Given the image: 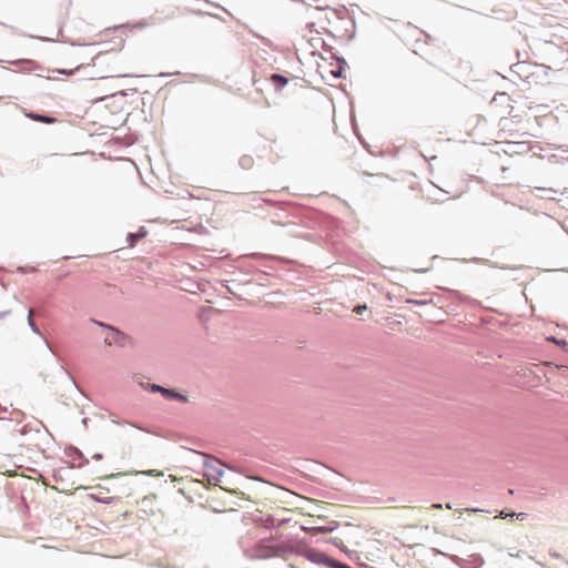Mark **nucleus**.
I'll use <instances>...</instances> for the list:
<instances>
[{
	"instance_id": "7ed1b4c3",
	"label": "nucleus",
	"mask_w": 568,
	"mask_h": 568,
	"mask_svg": "<svg viewBox=\"0 0 568 568\" xmlns=\"http://www.w3.org/2000/svg\"><path fill=\"white\" fill-rule=\"evenodd\" d=\"M124 337L122 336V334L113 328H110V333L105 336V343H108L109 345L113 344V343H119L121 344L122 343V339Z\"/></svg>"
},
{
	"instance_id": "f03ea898",
	"label": "nucleus",
	"mask_w": 568,
	"mask_h": 568,
	"mask_svg": "<svg viewBox=\"0 0 568 568\" xmlns=\"http://www.w3.org/2000/svg\"><path fill=\"white\" fill-rule=\"evenodd\" d=\"M304 556L308 560H311L313 562H317V564H322V562H326L327 561L326 555L321 552V551H318V550H315V549H306L304 551Z\"/></svg>"
},
{
	"instance_id": "4468645a",
	"label": "nucleus",
	"mask_w": 568,
	"mask_h": 568,
	"mask_svg": "<svg viewBox=\"0 0 568 568\" xmlns=\"http://www.w3.org/2000/svg\"><path fill=\"white\" fill-rule=\"evenodd\" d=\"M432 508L440 509V508H442V505H440V504H434V505L432 506Z\"/></svg>"
},
{
	"instance_id": "f8f14e48",
	"label": "nucleus",
	"mask_w": 568,
	"mask_h": 568,
	"mask_svg": "<svg viewBox=\"0 0 568 568\" xmlns=\"http://www.w3.org/2000/svg\"><path fill=\"white\" fill-rule=\"evenodd\" d=\"M95 57L97 58L94 59V63H97L98 61H100L102 59H105L106 57H111V54H109V53H99Z\"/></svg>"
},
{
	"instance_id": "39448f33",
	"label": "nucleus",
	"mask_w": 568,
	"mask_h": 568,
	"mask_svg": "<svg viewBox=\"0 0 568 568\" xmlns=\"http://www.w3.org/2000/svg\"><path fill=\"white\" fill-rule=\"evenodd\" d=\"M153 390H158V392H161L162 394H164L165 396L168 397H173V398H178L180 400H185V397L183 395H180V394H175L173 393L172 390H169V389H165L161 386H156L154 385L153 386Z\"/></svg>"
},
{
	"instance_id": "423d86ee",
	"label": "nucleus",
	"mask_w": 568,
	"mask_h": 568,
	"mask_svg": "<svg viewBox=\"0 0 568 568\" xmlns=\"http://www.w3.org/2000/svg\"><path fill=\"white\" fill-rule=\"evenodd\" d=\"M271 81L277 87V88H283L286 83H287V79L284 78L283 75L281 74H272L271 75Z\"/></svg>"
},
{
	"instance_id": "ddd939ff",
	"label": "nucleus",
	"mask_w": 568,
	"mask_h": 568,
	"mask_svg": "<svg viewBox=\"0 0 568 568\" xmlns=\"http://www.w3.org/2000/svg\"><path fill=\"white\" fill-rule=\"evenodd\" d=\"M10 314V311L0 312V321L6 318Z\"/></svg>"
},
{
	"instance_id": "f257e3e1",
	"label": "nucleus",
	"mask_w": 568,
	"mask_h": 568,
	"mask_svg": "<svg viewBox=\"0 0 568 568\" xmlns=\"http://www.w3.org/2000/svg\"><path fill=\"white\" fill-rule=\"evenodd\" d=\"M200 457L203 459V468L205 470L204 475L207 477V480L210 483L220 481L224 473L221 463L217 459L209 457L206 455L200 454Z\"/></svg>"
},
{
	"instance_id": "9d476101",
	"label": "nucleus",
	"mask_w": 568,
	"mask_h": 568,
	"mask_svg": "<svg viewBox=\"0 0 568 568\" xmlns=\"http://www.w3.org/2000/svg\"><path fill=\"white\" fill-rule=\"evenodd\" d=\"M315 8L317 9H325L328 7V3L326 0H312Z\"/></svg>"
},
{
	"instance_id": "20e7f679",
	"label": "nucleus",
	"mask_w": 568,
	"mask_h": 568,
	"mask_svg": "<svg viewBox=\"0 0 568 568\" xmlns=\"http://www.w3.org/2000/svg\"><path fill=\"white\" fill-rule=\"evenodd\" d=\"M27 116L32 119L33 121H38V122H42V123H47V124H51L57 121L54 118L36 114V113H28Z\"/></svg>"
},
{
	"instance_id": "9b49d317",
	"label": "nucleus",
	"mask_w": 568,
	"mask_h": 568,
	"mask_svg": "<svg viewBox=\"0 0 568 568\" xmlns=\"http://www.w3.org/2000/svg\"><path fill=\"white\" fill-rule=\"evenodd\" d=\"M367 310V305L366 304H363V305H357L354 307L353 312L361 315L363 314L365 311Z\"/></svg>"
},
{
	"instance_id": "2eb2a0df",
	"label": "nucleus",
	"mask_w": 568,
	"mask_h": 568,
	"mask_svg": "<svg viewBox=\"0 0 568 568\" xmlns=\"http://www.w3.org/2000/svg\"><path fill=\"white\" fill-rule=\"evenodd\" d=\"M60 72H61V73H67V74H71V73H72V71L67 72V71H64V70H61Z\"/></svg>"
},
{
	"instance_id": "6e6552de",
	"label": "nucleus",
	"mask_w": 568,
	"mask_h": 568,
	"mask_svg": "<svg viewBox=\"0 0 568 568\" xmlns=\"http://www.w3.org/2000/svg\"><path fill=\"white\" fill-rule=\"evenodd\" d=\"M241 164H242V166H243V168L248 169V168H251V166H252V164H253V159H252L251 156H247V155H246V156H243V158L241 159Z\"/></svg>"
},
{
	"instance_id": "1a4fd4ad",
	"label": "nucleus",
	"mask_w": 568,
	"mask_h": 568,
	"mask_svg": "<svg viewBox=\"0 0 568 568\" xmlns=\"http://www.w3.org/2000/svg\"><path fill=\"white\" fill-rule=\"evenodd\" d=\"M28 323L30 325V327L34 331V332H38V328L34 324V321H33V310H30L29 311V314H28Z\"/></svg>"
},
{
	"instance_id": "0eeeda50",
	"label": "nucleus",
	"mask_w": 568,
	"mask_h": 568,
	"mask_svg": "<svg viewBox=\"0 0 568 568\" xmlns=\"http://www.w3.org/2000/svg\"><path fill=\"white\" fill-rule=\"evenodd\" d=\"M547 341L555 343L560 346L562 349L568 352V342L565 339H557L556 337H547Z\"/></svg>"
}]
</instances>
